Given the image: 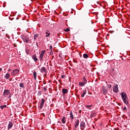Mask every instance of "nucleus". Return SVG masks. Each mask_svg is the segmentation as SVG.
Listing matches in <instances>:
<instances>
[{
	"label": "nucleus",
	"instance_id": "obj_24",
	"mask_svg": "<svg viewBox=\"0 0 130 130\" xmlns=\"http://www.w3.org/2000/svg\"><path fill=\"white\" fill-rule=\"evenodd\" d=\"M86 83L84 82H79V86H81L82 87V86H84V85H85Z\"/></svg>",
	"mask_w": 130,
	"mask_h": 130
},
{
	"label": "nucleus",
	"instance_id": "obj_16",
	"mask_svg": "<svg viewBox=\"0 0 130 130\" xmlns=\"http://www.w3.org/2000/svg\"><path fill=\"white\" fill-rule=\"evenodd\" d=\"M10 77H11V75L9 73H7L5 76V78L6 79V80H8Z\"/></svg>",
	"mask_w": 130,
	"mask_h": 130
},
{
	"label": "nucleus",
	"instance_id": "obj_3",
	"mask_svg": "<svg viewBox=\"0 0 130 130\" xmlns=\"http://www.w3.org/2000/svg\"><path fill=\"white\" fill-rule=\"evenodd\" d=\"M21 38L24 42H26V43H27L29 42V37H25V36H23L21 37Z\"/></svg>",
	"mask_w": 130,
	"mask_h": 130
},
{
	"label": "nucleus",
	"instance_id": "obj_37",
	"mask_svg": "<svg viewBox=\"0 0 130 130\" xmlns=\"http://www.w3.org/2000/svg\"><path fill=\"white\" fill-rule=\"evenodd\" d=\"M3 71V69L0 68V72H2Z\"/></svg>",
	"mask_w": 130,
	"mask_h": 130
},
{
	"label": "nucleus",
	"instance_id": "obj_25",
	"mask_svg": "<svg viewBox=\"0 0 130 130\" xmlns=\"http://www.w3.org/2000/svg\"><path fill=\"white\" fill-rule=\"evenodd\" d=\"M83 83L87 84V80H86V78H85V77H83Z\"/></svg>",
	"mask_w": 130,
	"mask_h": 130
},
{
	"label": "nucleus",
	"instance_id": "obj_29",
	"mask_svg": "<svg viewBox=\"0 0 130 130\" xmlns=\"http://www.w3.org/2000/svg\"><path fill=\"white\" fill-rule=\"evenodd\" d=\"M49 50H50L51 51H52V46H50Z\"/></svg>",
	"mask_w": 130,
	"mask_h": 130
},
{
	"label": "nucleus",
	"instance_id": "obj_27",
	"mask_svg": "<svg viewBox=\"0 0 130 130\" xmlns=\"http://www.w3.org/2000/svg\"><path fill=\"white\" fill-rule=\"evenodd\" d=\"M38 93V96H40V95H41V92L40 91V90H39Z\"/></svg>",
	"mask_w": 130,
	"mask_h": 130
},
{
	"label": "nucleus",
	"instance_id": "obj_1",
	"mask_svg": "<svg viewBox=\"0 0 130 130\" xmlns=\"http://www.w3.org/2000/svg\"><path fill=\"white\" fill-rule=\"evenodd\" d=\"M121 96L124 103H125L126 105H128V98H127V95H126V93L122 92L121 93Z\"/></svg>",
	"mask_w": 130,
	"mask_h": 130
},
{
	"label": "nucleus",
	"instance_id": "obj_13",
	"mask_svg": "<svg viewBox=\"0 0 130 130\" xmlns=\"http://www.w3.org/2000/svg\"><path fill=\"white\" fill-rule=\"evenodd\" d=\"M79 123H80V120L79 119H77L75 121V127H76V128L78 127V126L79 125Z\"/></svg>",
	"mask_w": 130,
	"mask_h": 130
},
{
	"label": "nucleus",
	"instance_id": "obj_30",
	"mask_svg": "<svg viewBox=\"0 0 130 130\" xmlns=\"http://www.w3.org/2000/svg\"><path fill=\"white\" fill-rule=\"evenodd\" d=\"M112 86L111 85H107V87L109 88V89H110V88H111Z\"/></svg>",
	"mask_w": 130,
	"mask_h": 130
},
{
	"label": "nucleus",
	"instance_id": "obj_28",
	"mask_svg": "<svg viewBox=\"0 0 130 130\" xmlns=\"http://www.w3.org/2000/svg\"><path fill=\"white\" fill-rule=\"evenodd\" d=\"M34 36L36 37V38H38V37H39V35L36 34V35H35Z\"/></svg>",
	"mask_w": 130,
	"mask_h": 130
},
{
	"label": "nucleus",
	"instance_id": "obj_42",
	"mask_svg": "<svg viewBox=\"0 0 130 130\" xmlns=\"http://www.w3.org/2000/svg\"><path fill=\"white\" fill-rule=\"evenodd\" d=\"M128 116H129V117H130V113H128Z\"/></svg>",
	"mask_w": 130,
	"mask_h": 130
},
{
	"label": "nucleus",
	"instance_id": "obj_31",
	"mask_svg": "<svg viewBox=\"0 0 130 130\" xmlns=\"http://www.w3.org/2000/svg\"><path fill=\"white\" fill-rule=\"evenodd\" d=\"M8 95H9L8 98H11L12 97V95L11 94V93Z\"/></svg>",
	"mask_w": 130,
	"mask_h": 130
},
{
	"label": "nucleus",
	"instance_id": "obj_26",
	"mask_svg": "<svg viewBox=\"0 0 130 130\" xmlns=\"http://www.w3.org/2000/svg\"><path fill=\"white\" fill-rule=\"evenodd\" d=\"M64 31H66V32H69L70 28H67V29H64Z\"/></svg>",
	"mask_w": 130,
	"mask_h": 130
},
{
	"label": "nucleus",
	"instance_id": "obj_36",
	"mask_svg": "<svg viewBox=\"0 0 130 130\" xmlns=\"http://www.w3.org/2000/svg\"><path fill=\"white\" fill-rule=\"evenodd\" d=\"M123 109L126 110V107H124Z\"/></svg>",
	"mask_w": 130,
	"mask_h": 130
},
{
	"label": "nucleus",
	"instance_id": "obj_6",
	"mask_svg": "<svg viewBox=\"0 0 130 130\" xmlns=\"http://www.w3.org/2000/svg\"><path fill=\"white\" fill-rule=\"evenodd\" d=\"M103 92L104 95H106L108 93V89L105 87V86H103Z\"/></svg>",
	"mask_w": 130,
	"mask_h": 130
},
{
	"label": "nucleus",
	"instance_id": "obj_12",
	"mask_svg": "<svg viewBox=\"0 0 130 130\" xmlns=\"http://www.w3.org/2000/svg\"><path fill=\"white\" fill-rule=\"evenodd\" d=\"M68 91L67 89L66 88H63L62 89V93H63V95H66V94H67V93H68Z\"/></svg>",
	"mask_w": 130,
	"mask_h": 130
},
{
	"label": "nucleus",
	"instance_id": "obj_40",
	"mask_svg": "<svg viewBox=\"0 0 130 130\" xmlns=\"http://www.w3.org/2000/svg\"><path fill=\"white\" fill-rule=\"evenodd\" d=\"M36 38H37L35 37V36H34V40H36Z\"/></svg>",
	"mask_w": 130,
	"mask_h": 130
},
{
	"label": "nucleus",
	"instance_id": "obj_8",
	"mask_svg": "<svg viewBox=\"0 0 130 130\" xmlns=\"http://www.w3.org/2000/svg\"><path fill=\"white\" fill-rule=\"evenodd\" d=\"M11 92H10V90L8 89H5L4 91L3 95L4 96H7V95H9Z\"/></svg>",
	"mask_w": 130,
	"mask_h": 130
},
{
	"label": "nucleus",
	"instance_id": "obj_18",
	"mask_svg": "<svg viewBox=\"0 0 130 130\" xmlns=\"http://www.w3.org/2000/svg\"><path fill=\"white\" fill-rule=\"evenodd\" d=\"M70 115L71 120H74V115H73V112H70Z\"/></svg>",
	"mask_w": 130,
	"mask_h": 130
},
{
	"label": "nucleus",
	"instance_id": "obj_32",
	"mask_svg": "<svg viewBox=\"0 0 130 130\" xmlns=\"http://www.w3.org/2000/svg\"><path fill=\"white\" fill-rule=\"evenodd\" d=\"M26 53L27 54H29V52L28 51V50H26Z\"/></svg>",
	"mask_w": 130,
	"mask_h": 130
},
{
	"label": "nucleus",
	"instance_id": "obj_11",
	"mask_svg": "<svg viewBox=\"0 0 130 130\" xmlns=\"http://www.w3.org/2000/svg\"><path fill=\"white\" fill-rule=\"evenodd\" d=\"M32 58L34 59V61H37L38 60V58H37V57L36 56V54H34L32 55Z\"/></svg>",
	"mask_w": 130,
	"mask_h": 130
},
{
	"label": "nucleus",
	"instance_id": "obj_14",
	"mask_svg": "<svg viewBox=\"0 0 130 130\" xmlns=\"http://www.w3.org/2000/svg\"><path fill=\"white\" fill-rule=\"evenodd\" d=\"M80 127H86V123L82 121L80 123Z\"/></svg>",
	"mask_w": 130,
	"mask_h": 130
},
{
	"label": "nucleus",
	"instance_id": "obj_33",
	"mask_svg": "<svg viewBox=\"0 0 130 130\" xmlns=\"http://www.w3.org/2000/svg\"><path fill=\"white\" fill-rule=\"evenodd\" d=\"M43 89L44 91H46V87L44 86Z\"/></svg>",
	"mask_w": 130,
	"mask_h": 130
},
{
	"label": "nucleus",
	"instance_id": "obj_41",
	"mask_svg": "<svg viewBox=\"0 0 130 130\" xmlns=\"http://www.w3.org/2000/svg\"><path fill=\"white\" fill-rule=\"evenodd\" d=\"M87 107H91V106H86Z\"/></svg>",
	"mask_w": 130,
	"mask_h": 130
},
{
	"label": "nucleus",
	"instance_id": "obj_5",
	"mask_svg": "<svg viewBox=\"0 0 130 130\" xmlns=\"http://www.w3.org/2000/svg\"><path fill=\"white\" fill-rule=\"evenodd\" d=\"M19 72V70L15 69L13 71V72H11V75L12 76H15V75H17Z\"/></svg>",
	"mask_w": 130,
	"mask_h": 130
},
{
	"label": "nucleus",
	"instance_id": "obj_35",
	"mask_svg": "<svg viewBox=\"0 0 130 130\" xmlns=\"http://www.w3.org/2000/svg\"><path fill=\"white\" fill-rule=\"evenodd\" d=\"M61 77L62 79H63V78H64V75H61Z\"/></svg>",
	"mask_w": 130,
	"mask_h": 130
},
{
	"label": "nucleus",
	"instance_id": "obj_23",
	"mask_svg": "<svg viewBox=\"0 0 130 130\" xmlns=\"http://www.w3.org/2000/svg\"><path fill=\"white\" fill-rule=\"evenodd\" d=\"M0 108H1L2 110L4 109V108H7V105H5L3 106H1Z\"/></svg>",
	"mask_w": 130,
	"mask_h": 130
},
{
	"label": "nucleus",
	"instance_id": "obj_17",
	"mask_svg": "<svg viewBox=\"0 0 130 130\" xmlns=\"http://www.w3.org/2000/svg\"><path fill=\"white\" fill-rule=\"evenodd\" d=\"M45 72H46V68L45 67H42L41 69V73H45Z\"/></svg>",
	"mask_w": 130,
	"mask_h": 130
},
{
	"label": "nucleus",
	"instance_id": "obj_15",
	"mask_svg": "<svg viewBox=\"0 0 130 130\" xmlns=\"http://www.w3.org/2000/svg\"><path fill=\"white\" fill-rule=\"evenodd\" d=\"M87 93V90L86 89H84V90L83 92V93L81 94V97H85V95Z\"/></svg>",
	"mask_w": 130,
	"mask_h": 130
},
{
	"label": "nucleus",
	"instance_id": "obj_38",
	"mask_svg": "<svg viewBox=\"0 0 130 130\" xmlns=\"http://www.w3.org/2000/svg\"><path fill=\"white\" fill-rule=\"evenodd\" d=\"M11 71H12L11 69H8V72H11Z\"/></svg>",
	"mask_w": 130,
	"mask_h": 130
},
{
	"label": "nucleus",
	"instance_id": "obj_9",
	"mask_svg": "<svg viewBox=\"0 0 130 130\" xmlns=\"http://www.w3.org/2000/svg\"><path fill=\"white\" fill-rule=\"evenodd\" d=\"M13 124L12 122H10L8 125V129H11L13 127Z\"/></svg>",
	"mask_w": 130,
	"mask_h": 130
},
{
	"label": "nucleus",
	"instance_id": "obj_21",
	"mask_svg": "<svg viewBox=\"0 0 130 130\" xmlns=\"http://www.w3.org/2000/svg\"><path fill=\"white\" fill-rule=\"evenodd\" d=\"M19 86L21 88H25V84L23 83L19 84Z\"/></svg>",
	"mask_w": 130,
	"mask_h": 130
},
{
	"label": "nucleus",
	"instance_id": "obj_22",
	"mask_svg": "<svg viewBox=\"0 0 130 130\" xmlns=\"http://www.w3.org/2000/svg\"><path fill=\"white\" fill-rule=\"evenodd\" d=\"M83 57H84V58H88V57H89V55H88V54L85 53L83 54Z\"/></svg>",
	"mask_w": 130,
	"mask_h": 130
},
{
	"label": "nucleus",
	"instance_id": "obj_7",
	"mask_svg": "<svg viewBox=\"0 0 130 130\" xmlns=\"http://www.w3.org/2000/svg\"><path fill=\"white\" fill-rule=\"evenodd\" d=\"M113 91L115 92V93H118V85H115L114 87L113 88Z\"/></svg>",
	"mask_w": 130,
	"mask_h": 130
},
{
	"label": "nucleus",
	"instance_id": "obj_39",
	"mask_svg": "<svg viewBox=\"0 0 130 130\" xmlns=\"http://www.w3.org/2000/svg\"><path fill=\"white\" fill-rule=\"evenodd\" d=\"M90 117H93V114H91L90 115Z\"/></svg>",
	"mask_w": 130,
	"mask_h": 130
},
{
	"label": "nucleus",
	"instance_id": "obj_20",
	"mask_svg": "<svg viewBox=\"0 0 130 130\" xmlns=\"http://www.w3.org/2000/svg\"><path fill=\"white\" fill-rule=\"evenodd\" d=\"M33 75H34V78L35 79V80H36V78L37 77V74L36 73V72L35 71L34 73H33Z\"/></svg>",
	"mask_w": 130,
	"mask_h": 130
},
{
	"label": "nucleus",
	"instance_id": "obj_34",
	"mask_svg": "<svg viewBox=\"0 0 130 130\" xmlns=\"http://www.w3.org/2000/svg\"><path fill=\"white\" fill-rule=\"evenodd\" d=\"M50 54H53V52H52V51H51V52H50Z\"/></svg>",
	"mask_w": 130,
	"mask_h": 130
},
{
	"label": "nucleus",
	"instance_id": "obj_19",
	"mask_svg": "<svg viewBox=\"0 0 130 130\" xmlns=\"http://www.w3.org/2000/svg\"><path fill=\"white\" fill-rule=\"evenodd\" d=\"M66 117H63L62 119H61V122H62V123H63V124H64V123H66Z\"/></svg>",
	"mask_w": 130,
	"mask_h": 130
},
{
	"label": "nucleus",
	"instance_id": "obj_2",
	"mask_svg": "<svg viewBox=\"0 0 130 130\" xmlns=\"http://www.w3.org/2000/svg\"><path fill=\"white\" fill-rule=\"evenodd\" d=\"M46 50H42L41 52V53L40 54V57L39 59L41 61H42L43 60V57L44 56V53H45Z\"/></svg>",
	"mask_w": 130,
	"mask_h": 130
},
{
	"label": "nucleus",
	"instance_id": "obj_4",
	"mask_svg": "<svg viewBox=\"0 0 130 130\" xmlns=\"http://www.w3.org/2000/svg\"><path fill=\"white\" fill-rule=\"evenodd\" d=\"M45 102V100H44V99H42L41 102L40 103V108H41V109H42V108H43V105H44Z\"/></svg>",
	"mask_w": 130,
	"mask_h": 130
},
{
	"label": "nucleus",
	"instance_id": "obj_10",
	"mask_svg": "<svg viewBox=\"0 0 130 130\" xmlns=\"http://www.w3.org/2000/svg\"><path fill=\"white\" fill-rule=\"evenodd\" d=\"M45 37H49L50 36V31L48 30H46L45 32Z\"/></svg>",
	"mask_w": 130,
	"mask_h": 130
},
{
	"label": "nucleus",
	"instance_id": "obj_43",
	"mask_svg": "<svg viewBox=\"0 0 130 130\" xmlns=\"http://www.w3.org/2000/svg\"><path fill=\"white\" fill-rule=\"evenodd\" d=\"M36 44H37V45H38V43H37Z\"/></svg>",
	"mask_w": 130,
	"mask_h": 130
},
{
	"label": "nucleus",
	"instance_id": "obj_44",
	"mask_svg": "<svg viewBox=\"0 0 130 130\" xmlns=\"http://www.w3.org/2000/svg\"><path fill=\"white\" fill-rule=\"evenodd\" d=\"M2 31H4V30H2Z\"/></svg>",
	"mask_w": 130,
	"mask_h": 130
}]
</instances>
